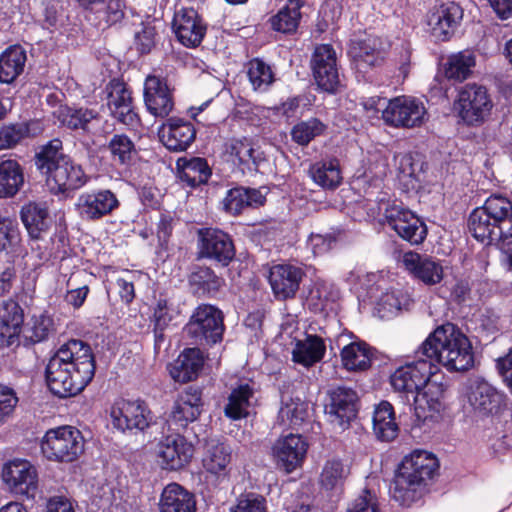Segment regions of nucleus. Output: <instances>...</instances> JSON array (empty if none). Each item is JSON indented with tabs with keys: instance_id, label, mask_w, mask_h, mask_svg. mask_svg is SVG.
Returning <instances> with one entry per match:
<instances>
[{
	"instance_id": "62",
	"label": "nucleus",
	"mask_w": 512,
	"mask_h": 512,
	"mask_svg": "<svg viewBox=\"0 0 512 512\" xmlns=\"http://www.w3.org/2000/svg\"><path fill=\"white\" fill-rule=\"evenodd\" d=\"M337 65L336 52L330 44L318 45L312 55L311 68H325Z\"/></svg>"
},
{
	"instance_id": "13",
	"label": "nucleus",
	"mask_w": 512,
	"mask_h": 512,
	"mask_svg": "<svg viewBox=\"0 0 512 512\" xmlns=\"http://www.w3.org/2000/svg\"><path fill=\"white\" fill-rule=\"evenodd\" d=\"M2 479L11 493L34 499L38 489V472L28 460L15 458L4 464Z\"/></svg>"
},
{
	"instance_id": "14",
	"label": "nucleus",
	"mask_w": 512,
	"mask_h": 512,
	"mask_svg": "<svg viewBox=\"0 0 512 512\" xmlns=\"http://www.w3.org/2000/svg\"><path fill=\"white\" fill-rule=\"evenodd\" d=\"M199 257L215 261L225 267L235 257V247L231 236L218 228L198 230Z\"/></svg>"
},
{
	"instance_id": "28",
	"label": "nucleus",
	"mask_w": 512,
	"mask_h": 512,
	"mask_svg": "<svg viewBox=\"0 0 512 512\" xmlns=\"http://www.w3.org/2000/svg\"><path fill=\"white\" fill-rule=\"evenodd\" d=\"M255 392L254 383L252 380L243 379L239 380L227 398V403L224 407V414L231 420H240L249 415V407L251 398Z\"/></svg>"
},
{
	"instance_id": "38",
	"label": "nucleus",
	"mask_w": 512,
	"mask_h": 512,
	"mask_svg": "<svg viewBox=\"0 0 512 512\" xmlns=\"http://www.w3.org/2000/svg\"><path fill=\"white\" fill-rule=\"evenodd\" d=\"M178 178L191 188L206 184L212 175L211 168L205 158L193 157L189 160L177 161Z\"/></svg>"
},
{
	"instance_id": "64",
	"label": "nucleus",
	"mask_w": 512,
	"mask_h": 512,
	"mask_svg": "<svg viewBox=\"0 0 512 512\" xmlns=\"http://www.w3.org/2000/svg\"><path fill=\"white\" fill-rule=\"evenodd\" d=\"M347 512H380L377 498L368 490L354 500Z\"/></svg>"
},
{
	"instance_id": "4",
	"label": "nucleus",
	"mask_w": 512,
	"mask_h": 512,
	"mask_svg": "<svg viewBox=\"0 0 512 512\" xmlns=\"http://www.w3.org/2000/svg\"><path fill=\"white\" fill-rule=\"evenodd\" d=\"M419 353L438 367L442 364L449 371H467L474 365V353L468 337L454 324L437 327L423 341Z\"/></svg>"
},
{
	"instance_id": "24",
	"label": "nucleus",
	"mask_w": 512,
	"mask_h": 512,
	"mask_svg": "<svg viewBox=\"0 0 512 512\" xmlns=\"http://www.w3.org/2000/svg\"><path fill=\"white\" fill-rule=\"evenodd\" d=\"M158 136L170 151H186L196 138L194 125L180 117H169L158 129Z\"/></svg>"
},
{
	"instance_id": "39",
	"label": "nucleus",
	"mask_w": 512,
	"mask_h": 512,
	"mask_svg": "<svg viewBox=\"0 0 512 512\" xmlns=\"http://www.w3.org/2000/svg\"><path fill=\"white\" fill-rule=\"evenodd\" d=\"M24 185L21 164L14 159H0V199L14 197Z\"/></svg>"
},
{
	"instance_id": "19",
	"label": "nucleus",
	"mask_w": 512,
	"mask_h": 512,
	"mask_svg": "<svg viewBox=\"0 0 512 512\" xmlns=\"http://www.w3.org/2000/svg\"><path fill=\"white\" fill-rule=\"evenodd\" d=\"M144 103L150 114L166 118L174 108L173 92L167 80L157 75H148L144 82Z\"/></svg>"
},
{
	"instance_id": "51",
	"label": "nucleus",
	"mask_w": 512,
	"mask_h": 512,
	"mask_svg": "<svg viewBox=\"0 0 512 512\" xmlns=\"http://www.w3.org/2000/svg\"><path fill=\"white\" fill-rule=\"evenodd\" d=\"M54 330V321L49 314L33 315L25 329V339L32 344L40 343L46 341Z\"/></svg>"
},
{
	"instance_id": "44",
	"label": "nucleus",
	"mask_w": 512,
	"mask_h": 512,
	"mask_svg": "<svg viewBox=\"0 0 512 512\" xmlns=\"http://www.w3.org/2000/svg\"><path fill=\"white\" fill-rule=\"evenodd\" d=\"M476 58L472 51L463 50L448 57L445 64V76L449 80L463 81L472 73Z\"/></svg>"
},
{
	"instance_id": "49",
	"label": "nucleus",
	"mask_w": 512,
	"mask_h": 512,
	"mask_svg": "<svg viewBox=\"0 0 512 512\" xmlns=\"http://www.w3.org/2000/svg\"><path fill=\"white\" fill-rule=\"evenodd\" d=\"M180 314V306L173 299L160 296L153 307L151 323L158 329L168 328Z\"/></svg>"
},
{
	"instance_id": "57",
	"label": "nucleus",
	"mask_w": 512,
	"mask_h": 512,
	"mask_svg": "<svg viewBox=\"0 0 512 512\" xmlns=\"http://www.w3.org/2000/svg\"><path fill=\"white\" fill-rule=\"evenodd\" d=\"M423 163L416 160L412 154H404L399 160L398 177L403 180L407 188H415L418 175L422 171Z\"/></svg>"
},
{
	"instance_id": "17",
	"label": "nucleus",
	"mask_w": 512,
	"mask_h": 512,
	"mask_svg": "<svg viewBox=\"0 0 512 512\" xmlns=\"http://www.w3.org/2000/svg\"><path fill=\"white\" fill-rule=\"evenodd\" d=\"M232 457V448L229 444L215 440L208 441L201 460L206 478L217 483L227 481L230 476Z\"/></svg>"
},
{
	"instance_id": "60",
	"label": "nucleus",
	"mask_w": 512,
	"mask_h": 512,
	"mask_svg": "<svg viewBox=\"0 0 512 512\" xmlns=\"http://www.w3.org/2000/svg\"><path fill=\"white\" fill-rule=\"evenodd\" d=\"M230 512H268L265 497L256 493L242 494Z\"/></svg>"
},
{
	"instance_id": "61",
	"label": "nucleus",
	"mask_w": 512,
	"mask_h": 512,
	"mask_svg": "<svg viewBox=\"0 0 512 512\" xmlns=\"http://www.w3.org/2000/svg\"><path fill=\"white\" fill-rule=\"evenodd\" d=\"M201 410L190 408L176 401L170 416V422L177 428H185L190 422L195 421L200 415Z\"/></svg>"
},
{
	"instance_id": "25",
	"label": "nucleus",
	"mask_w": 512,
	"mask_h": 512,
	"mask_svg": "<svg viewBox=\"0 0 512 512\" xmlns=\"http://www.w3.org/2000/svg\"><path fill=\"white\" fill-rule=\"evenodd\" d=\"M305 276L304 270L292 264H278L270 269L269 283L276 298H293Z\"/></svg>"
},
{
	"instance_id": "47",
	"label": "nucleus",
	"mask_w": 512,
	"mask_h": 512,
	"mask_svg": "<svg viewBox=\"0 0 512 512\" xmlns=\"http://www.w3.org/2000/svg\"><path fill=\"white\" fill-rule=\"evenodd\" d=\"M247 76L253 90L257 92H266L275 80L270 65L259 58L248 62Z\"/></svg>"
},
{
	"instance_id": "48",
	"label": "nucleus",
	"mask_w": 512,
	"mask_h": 512,
	"mask_svg": "<svg viewBox=\"0 0 512 512\" xmlns=\"http://www.w3.org/2000/svg\"><path fill=\"white\" fill-rule=\"evenodd\" d=\"M225 152L233 158L234 163L240 166L256 168L258 166V156L255 155V150L250 141L246 138L243 139H230L225 143Z\"/></svg>"
},
{
	"instance_id": "46",
	"label": "nucleus",
	"mask_w": 512,
	"mask_h": 512,
	"mask_svg": "<svg viewBox=\"0 0 512 512\" xmlns=\"http://www.w3.org/2000/svg\"><path fill=\"white\" fill-rule=\"evenodd\" d=\"M339 297L338 289L324 280L316 281L307 296L309 309L314 312L323 311L329 302H334Z\"/></svg>"
},
{
	"instance_id": "43",
	"label": "nucleus",
	"mask_w": 512,
	"mask_h": 512,
	"mask_svg": "<svg viewBox=\"0 0 512 512\" xmlns=\"http://www.w3.org/2000/svg\"><path fill=\"white\" fill-rule=\"evenodd\" d=\"M189 283L195 294L213 296L224 285V279L217 276L209 267H197L191 273Z\"/></svg>"
},
{
	"instance_id": "59",
	"label": "nucleus",
	"mask_w": 512,
	"mask_h": 512,
	"mask_svg": "<svg viewBox=\"0 0 512 512\" xmlns=\"http://www.w3.org/2000/svg\"><path fill=\"white\" fill-rule=\"evenodd\" d=\"M314 79L322 90L335 93L340 86L338 66L312 69Z\"/></svg>"
},
{
	"instance_id": "9",
	"label": "nucleus",
	"mask_w": 512,
	"mask_h": 512,
	"mask_svg": "<svg viewBox=\"0 0 512 512\" xmlns=\"http://www.w3.org/2000/svg\"><path fill=\"white\" fill-rule=\"evenodd\" d=\"M493 107L487 89L482 85L467 84L461 87L454 109L462 122L469 126L482 124Z\"/></svg>"
},
{
	"instance_id": "7",
	"label": "nucleus",
	"mask_w": 512,
	"mask_h": 512,
	"mask_svg": "<svg viewBox=\"0 0 512 512\" xmlns=\"http://www.w3.org/2000/svg\"><path fill=\"white\" fill-rule=\"evenodd\" d=\"M183 330L194 344L214 345L223 338L224 314L214 305L200 304L194 309Z\"/></svg>"
},
{
	"instance_id": "50",
	"label": "nucleus",
	"mask_w": 512,
	"mask_h": 512,
	"mask_svg": "<svg viewBox=\"0 0 512 512\" xmlns=\"http://www.w3.org/2000/svg\"><path fill=\"white\" fill-rule=\"evenodd\" d=\"M326 125L318 118H309L295 124L291 129L292 140L300 146H307L316 137L322 135Z\"/></svg>"
},
{
	"instance_id": "54",
	"label": "nucleus",
	"mask_w": 512,
	"mask_h": 512,
	"mask_svg": "<svg viewBox=\"0 0 512 512\" xmlns=\"http://www.w3.org/2000/svg\"><path fill=\"white\" fill-rule=\"evenodd\" d=\"M113 161L121 165H129L136 153L135 144L125 134H114L108 143Z\"/></svg>"
},
{
	"instance_id": "35",
	"label": "nucleus",
	"mask_w": 512,
	"mask_h": 512,
	"mask_svg": "<svg viewBox=\"0 0 512 512\" xmlns=\"http://www.w3.org/2000/svg\"><path fill=\"white\" fill-rule=\"evenodd\" d=\"M340 356L343 368L362 372L371 367L374 349L364 341H354L342 348Z\"/></svg>"
},
{
	"instance_id": "40",
	"label": "nucleus",
	"mask_w": 512,
	"mask_h": 512,
	"mask_svg": "<svg viewBox=\"0 0 512 512\" xmlns=\"http://www.w3.org/2000/svg\"><path fill=\"white\" fill-rule=\"evenodd\" d=\"M27 57L20 45L8 47L0 55V82L12 83L24 70Z\"/></svg>"
},
{
	"instance_id": "58",
	"label": "nucleus",
	"mask_w": 512,
	"mask_h": 512,
	"mask_svg": "<svg viewBox=\"0 0 512 512\" xmlns=\"http://www.w3.org/2000/svg\"><path fill=\"white\" fill-rule=\"evenodd\" d=\"M107 106L110 111L117 110L119 107L132 100L131 91L123 82L113 79L106 86Z\"/></svg>"
},
{
	"instance_id": "11",
	"label": "nucleus",
	"mask_w": 512,
	"mask_h": 512,
	"mask_svg": "<svg viewBox=\"0 0 512 512\" xmlns=\"http://www.w3.org/2000/svg\"><path fill=\"white\" fill-rule=\"evenodd\" d=\"M357 403L358 395L354 389L347 386H336L329 389L324 411L330 424L341 431L346 430L357 416Z\"/></svg>"
},
{
	"instance_id": "15",
	"label": "nucleus",
	"mask_w": 512,
	"mask_h": 512,
	"mask_svg": "<svg viewBox=\"0 0 512 512\" xmlns=\"http://www.w3.org/2000/svg\"><path fill=\"white\" fill-rule=\"evenodd\" d=\"M110 415L113 426L122 432L144 431L152 421L151 411L141 400L120 399L113 404Z\"/></svg>"
},
{
	"instance_id": "53",
	"label": "nucleus",
	"mask_w": 512,
	"mask_h": 512,
	"mask_svg": "<svg viewBox=\"0 0 512 512\" xmlns=\"http://www.w3.org/2000/svg\"><path fill=\"white\" fill-rule=\"evenodd\" d=\"M278 418L283 425L292 428L301 426L308 418V405L300 399H291L283 403L279 410Z\"/></svg>"
},
{
	"instance_id": "22",
	"label": "nucleus",
	"mask_w": 512,
	"mask_h": 512,
	"mask_svg": "<svg viewBox=\"0 0 512 512\" xmlns=\"http://www.w3.org/2000/svg\"><path fill=\"white\" fill-rule=\"evenodd\" d=\"M348 53L360 72H366L368 69L380 65L386 55L383 41L374 35L352 39Z\"/></svg>"
},
{
	"instance_id": "29",
	"label": "nucleus",
	"mask_w": 512,
	"mask_h": 512,
	"mask_svg": "<svg viewBox=\"0 0 512 512\" xmlns=\"http://www.w3.org/2000/svg\"><path fill=\"white\" fill-rule=\"evenodd\" d=\"M265 196L259 189L234 187L227 191L222 200L223 209L231 215H239L246 208H257L264 205Z\"/></svg>"
},
{
	"instance_id": "1",
	"label": "nucleus",
	"mask_w": 512,
	"mask_h": 512,
	"mask_svg": "<svg viewBox=\"0 0 512 512\" xmlns=\"http://www.w3.org/2000/svg\"><path fill=\"white\" fill-rule=\"evenodd\" d=\"M95 356L89 344L71 339L49 358L45 380L49 390L60 398L75 396L93 380Z\"/></svg>"
},
{
	"instance_id": "5",
	"label": "nucleus",
	"mask_w": 512,
	"mask_h": 512,
	"mask_svg": "<svg viewBox=\"0 0 512 512\" xmlns=\"http://www.w3.org/2000/svg\"><path fill=\"white\" fill-rule=\"evenodd\" d=\"M468 228L485 245L512 243V202L501 195H491L469 215Z\"/></svg>"
},
{
	"instance_id": "42",
	"label": "nucleus",
	"mask_w": 512,
	"mask_h": 512,
	"mask_svg": "<svg viewBox=\"0 0 512 512\" xmlns=\"http://www.w3.org/2000/svg\"><path fill=\"white\" fill-rule=\"evenodd\" d=\"M98 111L86 107L60 106L57 119L63 127L70 130H88L91 121L99 118Z\"/></svg>"
},
{
	"instance_id": "21",
	"label": "nucleus",
	"mask_w": 512,
	"mask_h": 512,
	"mask_svg": "<svg viewBox=\"0 0 512 512\" xmlns=\"http://www.w3.org/2000/svg\"><path fill=\"white\" fill-rule=\"evenodd\" d=\"M463 19L462 7L454 1L436 5L428 16V25L438 40L447 41L457 31Z\"/></svg>"
},
{
	"instance_id": "3",
	"label": "nucleus",
	"mask_w": 512,
	"mask_h": 512,
	"mask_svg": "<svg viewBox=\"0 0 512 512\" xmlns=\"http://www.w3.org/2000/svg\"><path fill=\"white\" fill-rule=\"evenodd\" d=\"M34 162L37 170L45 177L50 191L55 195L78 190L89 181V176L82 166L64 153L63 143L59 138L42 145L35 154Z\"/></svg>"
},
{
	"instance_id": "2",
	"label": "nucleus",
	"mask_w": 512,
	"mask_h": 512,
	"mask_svg": "<svg viewBox=\"0 0 512 512\" xmlns=\"http://www.w3.org/2000/svg\"><path fill=\"white\" fill-rule=\"evenodd\" d=\"M436 456L425 450H414L405 456L389 487L391 498L409 507L428 491V485L438 472Z\"/></svg>"
},
{
	"instance_id": "8",
	"label": "nucleus",
	"mask_w": 512,
	"mask_h": 512,
	"mask_svg": "<svg viewBox=\"0 0 512 512\" xmlns=\"http://www.w3.org/2000/svg\"><path fill=\"white\" fill-rule=\"evenodd\" d=\"M41 451L48 460L72 462L84 451V438L71 426L49 429L41 441Z\"/></svg>"
},
{
	"instance_id": "52",
	"label": "nucleus",
	"mask_w": 512,
	"mask_h": 512,
	"mask_svg": "<svg viewBox=\"0 0 512 512\" xmlns=\"http://www.w3.org/2000/svg\"><path fill=\"white\" fill-rule=\"evenodd\" d=\"M348 474L349 470L341 460H328L320 474V484L326 490H337L343 485Z\"/></svg>"
},
{
	"instance_id": "34",
	"label": "nucleus",
	"mask_w": 512,
	"mask_h": 512,
	"mask_svg": "<svg viewBox=\"0 0 512 512\" xmlns=\"http://www.w3.org/2000/svg\"><path fill=\"white\" fill-rule=\"evenodd\" d=\"M305 0H286L283 7L269 18L271 29L282 34H294L301 22Z\"/></svg>"
},
{
	"instance_id": "18",
	"label": "nucleus",
	"mask_w": 512,
	"mask_h": 512,
	"mask_svg": "<svg viewBox=\"0 0 512 512\" xmlns=\"http://www.w3.org/2000/svg\"><path fill=\"white\" fill-rule=\"evenodd\" d=\"M308 449L305 439L299 434L280 437L272 446V456L276 466L291 473L303 462Z\"/></svg>"
},
{
	"instance_id": "20",
	"label": "nucleus",
	"mask_w": 512,
	"mask_h": 512,
	"mask_svg": "<svg viewBox=\"0 0 512 512\" xmlns=\"http://www.w3.org/2000/svg\"><path fill=\"white\" fill-rule=\"evenodd\" d=\"M194 446L179 433L164 436L158 444V457L164 469L180 470L192 459Z\"/></svg>"
},
{
	"instance_id": "36",
	"label": "nucleus",
	"mask_w": 512,
	"mask_h": 512,
	"mask_svg": "<svg viewBox=\"0 0 512 512\" xmlns=\"http://www.w3.org/2000/svg\"><path fill=\"white\" fill-rule=\"evenodd\" d=\"M43 128L38 120L9 123L0 127V150L11 149L28 137H36Z\"/></svg>"
},
{
	"instance_id": "41",
	"label": "nucleus",
	"mask_w": 512,
	"mask_h": 512,
	"mask_svg": "<svg viewBox=\"0 0 512 512\" xmlns=\"http://www.w3.org/2000/svg\"><path fill=\"white\" fill-rule=\"evenodd\" d=\"M373 431L382 441L389 442L397 437L399 427L395 420L393 406L389 402L382 401L376 407L373 415Z\"/></svg>"
},
{
	"instance_id": "12",
	"label": "nucleus",
	"mask_w": 512,
	"mask_h": 512,
	"mask_svg": "<svg viewBox=\"0 0 512 512\" xmlns=\"http://www.w3.org/2000/svg\"><path fill=\"white\" fill-rule=\"evenodd\" d=\"M424 104L412 97L399 96L388 101L382 118L388 125L401 128L420 127L426 121Z\"/></svg>"
},
{
	"instance_id": "30",
	"label": "nucleus",
	"mask_w": 512,
	"mask_h": 512,
	"mask_svg": "<svg viewBox=\"0 0 512 512\" xmlns=\"http://www.w3.org/2000/svg\"><path fill=\"white\" fill-rule=\"evenodd\" d=\"M204 362V354L199 348H187L173 363L170 374L175 381L190 382L198 377Z\"/></svg>"
},
{
	"instance_id": "16",
	"label": "nucleus",
	"mask_w": 512,
	"mask_h": 512,
	"mask_svg": "<svg viewBox=\"0 0 512 512\" xmlns=\"http://www.w3.org/2000/svg\"><path fill=\"white\" fill-rule=\"evenodd\" d=\"M120 207L117 195L110 189H94L81 193L75 203L76 211L85 221H97L111 215Z\"/></svg>"
},
{
	"instance_id": "45",
	"label": "nucleus",
	"mask_w": 512,
	"mask_h": 512,
	"mask_svg": "<svg viewBox=\"0 0 512 512\" xmlns=\"http://www.w3.org/2000/svg\"><path fill=\"white\" fill-rule=\"evenodd\" d=\"M411 301L407 292L394 289L381 295L376 309L381 318H390L402 309H408Z\"/></svg>"
},
{
	"instance_id": "55",
	"label": "nucleus",
	"mask_w": 512,
	"mask_h": 512,
	"mask_svg": "<svg viewBox=\"0 0 512 512\" xmlns=\"http://www.w3.org/2000/svg\"><path fill=\"white\" fill-rule=\"evenodd\" d=\"M23 322V309L17 302L7 300L0 305V327L12 330V333H20Z\"/></svg>"
},
{
	"instance_id": "10",
	"label": "nucleus",
	"mask_w": 512,
	"mask_h": 512,
	"mask_svg": "<svg viewBox=\"0 0 512 512\" xmlns=\"http://www.w3.org/2000/svg\"><path fill=\"white\" fill-rule=\"evenodd\" d=\"M383 224L412 245L422 243L427 236L425 223L410 209L396 202H388L383 212Z\"/></svg>"
},
{
	"instance_id": "27",
	"label": "nucleus",
	"mask_w": 512,
	"mask_h": 512,
	"mask_svg": "<svg viewBox=\"0 0 512 512\" xmlns=\"http://www.w3.org/2000/svg\"><path fill=\"white\" fill-rule=\"evenodd\" d=\"M468 400L482 415L496 414L504 405V395L485 380H477L471 385Z\"/></svg>"
},
{
	"instance_id": "33",
	"label": "nucleus",
	"mask_w": 512,
	"mask_h": 512,
	"mask_svg": "<svg viewBox=\"0 0 512 512\" xmlns=\"http://www.w3.org/2000/svg\"><path fill=\"white\" fill-rule=\"evenodd\" d=\"M326 352L325 340L315 334H306L302 340H297L292 350L293 362L306 368L320 362Z\"/></svg>"
},
{
	"instance_id": "31",
	"label": "nucleus",
	"mask_w": 512,
	"mask_h": 512,
	"mask_svg": "<svg viewBox=\"0 0 512 512\" xmlns=\"http://www.w3.org/2000/svg\"><path fill=\"white\" fill-rule=\"evenodd\" d=\"M20 218L29 236L33 239L42 238L51 225V218L46 203L30 201L24 204Z\"/></svg>"
},
{
	"instance_id": "6",
	"label": "nucleus",
	"mask_w": 512,
	"mask_h": 512,
	"mask_svg": "<svg viewBox=\"0 0 512 512\" xmlns=\"http://www.w3.org/2000/svg\"><path fill=\"white\" fill-rule=\"evenodd\" d=\"M425 355L415 351L412 360L399 366L390 376V383L394 391L399 393L406 403L413 406L417 415L425 412L426 405L429 409L435 411L439 402L434 399H428L427 394L422 392L431 376L437 373L438 367L429 362Z\"/></svg>"
},
{
	"instance_id": "37",
	"label": "nucleus",
	"mask_w": 512,
	"mask_h": 512,
	"mask_svg": "<svg viewBox=\"0 0 512 512\" xmlns=\"http://www.w3.org/2000/svg\"><path fill=\"white\" fill-rule=\"evenodd\" d=\"M309 175L315 184L326 190H334L342 182L340 163L335 157L321 159L311 164Z\"/></svg>"
},
{
	"instance_id": "26",
	"label": "nucleus",
	"mask_w": 512,
	"mask_h": 512,
	"mask_svg": "<svg viewBox=\"0 0 512 512\" xmlns=\"http://www.w3.org/2000/svg\"><path fill=\"white\" fill-rule=\"evenodd\" d=\"M402 262L406 270L424 285L433 286L443 280V267L433 257L409 251L404 253Z\"/></svg>"
},
{
	"instance_id": "56",
	"label": "nucleus",
	"mask_w": 512,
	"mask_h": 512,
	"mask_svg": "<svg viewBox=\"0 0 512 512\" xmlns=\"http://www.w3.org/2000/svg\"><path fill=\"white\" fill-rule=\"evenodd\" d=\"M20 240L17 225L11 219L0 215V252H15Z\"/></svg>"
},
{
	"instance_id": "23",
	"label": "nucleus",
	"mask_w": 512,
	"mask_h": 512,
	"mask_svg": "<svg viewBox=\"0 0 512 512\" xmlns=\"http://www.w3.org/2000/svg\"><path fill=\"white\" fill-rule=\"evenodd\" d=\"M177 40L185 47L196 48L207 31V25L193 8H183L174 16L172 23Z\"/></svg>"
},
{
	"instance_id": "32",
	"label": "nucleus",
	"mask_w": 512,
	"mask_h": 512,
	"mask_svg": "<svg viewBox=\"0 0 512 512\" xmlns=\"http://www.w3.org/2000/svg\"><path fill=\"white\" fill-rule=\"evenodd\" d=\"M160 512H196V499L193 493L178 483H170L163 489Z\"/></svg>"
},
{
	"instance_id": "63",
	"label": "nucleus",
	"mask_w": 512,
	"mask_h": 512,
	"mask_svg": "<svg viewBox=\"0 0 512 512\" xmlns=\"http://www.w3.org/2000/svg\"><path fill=\"white\" fill-rule=\"evenodd\" d=\"M17 403L18 397L14 389L0 384V424L12 415Z\"/></svg>"
}]
</instances>
